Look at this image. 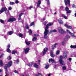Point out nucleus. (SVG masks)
<instances>
[{"mask_svg": "<svg viewBox=\"0 0 76 76\" xmlns=\"http://www.w3.org/2000/svg\"><path fill=\"white\" fill-rule=\"evenodd\" d=\"M73 38H75V35H74V34L73 33H72L71 32V33L70 34H69Z\"/></svg>", "mask_w": 76, "mask_h": 76, "instance_id": "nucleus-19", "label": "nucleus"}, {"mask_svg": "<svg viewBox=\"0 0 76 76\" xmlns=\"http://www.w3.org/2000/svg\"><path fill=\"white\" fill-rule=\"evenodd\" d=\"M64 58L63 56H60V58L59 59V61L60 62V64L61 65H65V62H64V61L63 60V59Z\"/></svg>", "mask_w": 76, "mask_h": 76, "instance_id": "nucleus-4", "label": "nucleus"}, {"mask_svg": "<svg viewBox=\"0 0 76 76\" xmlns=\"http://www.w3.org/2000/svg\"><path fill=\"white\" fill-rule=\"evenodd\" d=\"M33 65V63H31V64H28V66H32V65Z\"/></svg>", "mask_w": 76, "mask_h": 76, "instance_id": "nucleus-26", "label": "nucleus"}, {"mask_svg": "<svg viewBox=\"0 0 76 76\" xmlns=\"http://www.w3.org/2000/svg\"><path fill=\"white\" fill-rule=\"evenodd\" d=\"M34 66V67L36 68H38V65L37 64H35Z\"/></svg>", "mask_w": 76, "mask_h": 76, "instance_id": "nucleus-21", "label": "nucleus"}, {"mask_svg": "<svg viewBox=\"0 0 76 76\" xmlns=\"http://www.w3.org/2000/svg\"><path fill=\"white\" fill-rule=\"evenodd\" d=\"M41 3V1L40 0H39L38 2L36 3L37 4V7H40Z\"/></svg>", "mask_w": 76, "mask_h": 76, "instance_id": "nucleus-8", "label": "nucleus"}, {"mask_svg": "<svg viewBox=\"0 0 76 76\" xmlns=\"http://www.w3.org/2000/svg\"><path fill=\"white\" fill-rule=\"evenodd\" d=\"M64 1L65 2V4L66 6H67V2L69 6H70V0H65V1Z\"/></svg>", "mask_w": 76, "mask_h": 76, "instance_id": "nucleus-9", "label": "nucleus"}, {"mask_svg": "<svg viewBox=\"0 0 76 76\" xmlns=\"http://www.w3.org/2000/svg\"><path fill=\"white\" fill-rule=\"evenodd\" d=\"M48 50V48H45L44 49V51L43 52V54H45V53Z\"/></svg>", "mask_w": 76, "mask_h": 76, "instance_id": "nucleus-13", "label": "nucleus"}, {"mask_svg": "<svg viewBox=\"0 0 76 76\" xmlns=\"http://www.w3.org/2000/svg\"><path fill=\"white\" fill-rule=\"evenodd\" d=\"M59 53H60V51L58 50L56 52V54H57V55L59 54Z\"/></svg>", "mask_w": 76, "mask_h": 76, "instance_id": "nucleus-42", "label": "nucleus"}, {"mask_svg": "<svg viewBox=\"0 0 76 76\" xmlns=\"http://www.w3.org/2000/svg\"><path fill=\"white\" fill-rule=\"evenodd\" d=\"M34 36H35V37H38V36H39V35L38 34H34Z\"/></svg>", "mask_w": 76, "mask_h": 76, "instance_id": "nucleus-45", "label": "nucleus"}, {"mask_svg": "<svg viewBox=\"0 0 76 76\" xmlns=\"http://www.w3.org/2000/svg\"><path fill=\"white\" fill-rule=\"evenodd\" d=\"M50 56L52 57H54V56H55V55L54 54H53V52H50Z\"/></svg>", "mask_w": 76, "mask_h": 76, "instance_id": "nucleus-18", "label": "nucleus"}, {"mask_svg": "<svg viewBox=\"0 0 76 76\" xmlns=\"http://www.w3.org/2000/svg\"><path fill=\"white\" fill-rule=\"evenodd\" d=\"M70 38V36H69V35H67L65 37V38L66 39H67V38Z\"/></svg>", "mask_w": 76, "mask_h": 76, "instance_id": "nucleus-30", "label": "nucleus"}, {"mask_svg": "<svg viewBox=\"0 0 76 76\" xmlns=\"http://www.w3.org/2000/svg\"><path fill=\"white\" fill-rule=\"evenodd\" d=\"M66 31L67 32H68V33H69V34H70L71 32H70V31L69 30H66Z\"/></svg>", "mask_w": 76, "mask_h": 76, "instance_id": "nucleus-44", "label": "nucleus"}, {"mask_svg": "<svg viewBox=\"0 0 76 76\" xmlns=\"http://www.w3.org/2000/svg\"><path fill=\"white\" fill-rule=\"evenodd\" d=\"M62 45H64V42H62Z\"/></svg>", "mask_w": 76, "mask_h": 76, "instance_id": "nucleus-60", "label": "nucleus"}, {"mask_svg": "<svg viewBox=\"0 0 76 76\" xmlns=\"http://www.w3.org/2000/svg\"><path fill=\"white\" fill-rule=\"evenodd\" d=\"M62 69L63 70H66V67L65 66H64L62 67Z\"/></svg>", "mask_w": 76, "mask_h": 76, "instance_id": "nucleus-37", "label": "nucleus"}, {"mask_svg": "<svg viewBox=\"0 0 76 76\" xmlns=\"http://www.w3.org/2000/svg\"><path fill=\"white\" fill-rule=\"evenodd\" d=\"M58 20L59 21V22L60 24H63V21L61 20V19H59Z\"/></svg>", "mask_w": 76, "mask_h": 76, "instance_id": "nucleus-15", "label": "nucleus"}, {"mask_svg": "<svg viewBox=\"0 0 76 76\" xmlns=\"http://www.w3.org/2000/svg\"><path fill=\"white\" fill-rule=\"evenodd\" d=\"M15 2L16 4H18V3H19V1L18 0L15 1Z\"/></svg>", "mask_w": 76, "mask_h": 76, "instance_id": "nucleus-52", "label": "nucleus"}, {"mask_svg": "<svg viewBox=\"0 0 76 76\" xmlns=\"http://www.w3.org/2000/svg\"><path fill=\"white\" fill-rule=\"evenodd\" d=\"M52 32H57V30H56L54 29L52 31H50V32H49V34H51Z\"/></svg>", "mask_w": 76, "mask_h": 76, "instance_id": "nucleus-16", "label": "nucleus"}, {"mask_svg": "<svg viewBox=\"0 0 76 76\" xmlns=\"http://www.w3.org/2000/svg\"><path fill=\"white\" fill-rule=\"evenodd\" d=\"M65 10L66 11H68V10H69V8L67 7L65 8Z\"/></svg>", "mask_w": 76, "mask_h": 76, "instance_id": "nucleus-39", "label": "nucleus"}, {"mask_svg": "<svg viewBox=\"0 0 76 76\" xmlns=\"http://www.w3.org/2000/svg\"><path fill=\"white\" fill-rule=\"evenodd\" d=\"M37 76H42L41 74L39 73L37 75Z\"/></svg>", "mask_w": 76, "mask_h": 76, "instance_id": "nucleus-35", "label": "nucleus"}, {"mask_svg": "<svg viewBox=\"0 0 76 76\" xmlns=\"http://www.w3.org/2000/svg\"><path fill=\"white\" fill-rule=\"evenodd\" d=\"M37 38L34 37L33 38L32 41H35V40H37Z\"/></svg>", "mask_w": 76, "mask_h": 76, "instance_id": "nucleus-32", "label": "nucleus"}, {"mask_svg": "<svg viewBox=\"0 0 76 76\" xmlns=\"http://www.w3.org/2000/svg\"><path fill=\"white\" fill-rule=\"evenodd\" d=\"M64 58H67V54H64Z\"/></svg>", "mask_w": 76, "mask_h": 76, "instance_id": "nucleus-31", "label": "nucleus"}, {"mask_svg": "<svg viewBox=\"0 0 76 76\" xmlns=\"http://www.w3.org/2000/svg\"><path fill=\"white\" fill-rule=\"evenodd\" d=\"M21 19V17H19V18H18V20H19Z\"/></svg>", "mask_w": 76, "mask_h": 76, "instance_id": "nucleus-56", "label": "nucleus"}, {"mask_svg": "<svg viewBox=\"0 0 76 76\" xmlns=\"http://www.w3.org/2000/svg\"><path fill=\"white\" fill-rule=\"evenodd\" d=\"M19 62V60H17L16 61H15V63H18Z\"/></svg>", "mask_w": 76, "mask_h": 76, "instance_id": "nucleus-48", "label": "nucleus"}, {"mask_svg": "<svg viewBox=\"0 0 76 76\" xmlns=\"http://www.w3.org/2000/svg\"><path fill=\"white\" fill-rule=\"evenodd\" d=\"M72 7H76V6H75V4H73L72 5Z\"/></svg>", "mask_w": 76, "mask_h": 76, "instance_id": "nucleus-53", "label": "nucleus"}, {"mask_svg": "<svg viewBox=\"0 0 76 76\" xmlns=\"http://www.w3.org/2000/svg\"><path fill=\"white\" fill-rule=\"evenodd\" d=\"M26 28L27 29H29V26H28V24H27L26 26Z\"/></svg>", "mask_w": 76, "mask_h": 76, "instance_id": "nucleus-29", "label": "nucleus"}, {"mask_svg": "<svg viewBox=\"0 0 76 76\" xmlns=\"http://www.w3.org/2000/svg\"><path fill=\"white\" fill-rule=\"evenodd\" d=\"M10 5H13V4H15V3H14V2H10Z\"/></svg>", "mask_w": 76, "mask_h": 76, "instance_id": "nucleus-34", "label": "nucleus"}, {"mask_svg": "<svg viewBox=\"0 0 76 76\" xmlns=\"http://www.w3.org/2000/svg\"><path fill=\"white\" fill-rule=\"evenodd\" d=\"M15 20H16V19L14 18H12L9 19L7 22H14V21H15Z\"/></svg>", "mask_w": 76, "mask_h": 76, "instance_id": "nucleus-7", "label": "nucleus"}, {"mask_svg": "<svg viewBox=\"0 0 76 76\" xmlns=\"http://www.w3.org/2000/svg\"><path fill=\"white\" fill-rule=\"evenodd\" d=\"M48 67H49V65L48 64H46V65L45 68L46 69H48Z\"/></svg>", "mask_w": 76, "mask_h": 76, "instance_id": "nucleus-25", "label": "nucleus"}, {"mask_svg": "<svg viewBox=\"0 0 76 76\" xmlns=\"http://www.w3.org/2000/svg\"><path fill=\"white\" fill-rule=\"evenodd\" d=\"M29 48H27L25 49H24V52L25 54H27V53H28V52H29Z\"/></svg>", "mask_w": 76, "mask_h": 76, "instance_id": "nucleus-10", "label": "nucleus"}, {"mask_svg": "<svg viewBox=\"0 0 76 76\" xmlns=\"http://www.w3.org/2000/svg\"><path fill=\"white\" fill-rule=\"evenodd\" d=\"M45 18H43L42 19V21H44V20H45Z\"/></svg>", "mask_w": 76, "mask_h": 76, "instance_id": "nucleus-54", "label": "nucleus"}, {"mask_svg": "<svg viewBox=\"0 0 76 76\" xmlns=\"http://www.w3.org/2000/svg\"><path fill=\"white\" fill-rule=\"evenodd\" d=\"M26 76H29V74H27Z\"/></svg>", "mask_w": 76, "mask_h": 76, "instance_id": "nucleus-63", "label": "nucleus"}, {"mask_svg": "<svg viewBox=\"0 0 76 76\" xmlns=\"http://www.w3.org/2000/svg\"><path fill=\"white\" fill-rule=\"evenodd\" d=\"M2 71V70L1 69H0V72H1Z\"/></svg>", "mask_w": 76, "mask_h": 76, "instance_id": "nucleus-64", "label": "nucleus"}, {"mask_svg": "<svg viewBox=\"0 0 76 76\" xmlns=\"http://www.w3.org/2000/svg\"><path fill=\"white\" fill-rule=\"evenodd\" d=\"M14 73H17V74H19V72L16 70L14 71Z\"/></svg>", "mask_w": 76, "mask_h": 76, "instance_id": "nucleus-40", "label": "nucleus"}, {"mask_svg": "<svg viewBox=\"0 0 76 76\" xmlns=\"http://www.w3.org/2000/svg\"><path fill=\"white\" fill-rule=\"evenodd\" d=\"M66 12H67V13H70V12H71V11L70 10H68V11H67Z\"/></svg>", "mask_w": 76, "mask_h": 76, "instance_id": "nucleus-50", "label": "nucleus"}, {"mask_svg": "<svg viewBox=\"0 0 76 76\" xmlns=\"http://www.w3.org/2000/svg\"><path fill=\"white\" fill-rule=\"evenodd\" d=\"M65 26H66V28H68V29H72V27L69 26H68L67 24H65L64 25Z\"/></svg>", "mask_w": 76, "mask_h": 76, "instance_id": "nucleus-11", "label": "nucleus"}, {"mask_svg": "<svg viewBox=\"0 0 76 76\" xmlns=\"http://www.w3.org/2000/svg\"><path fill=\"white\" fill-rule=\"evenodd\" d=\"M53 23H49L46 25V27L45 28V31L44 33V38L45 39H47L48 38V36L47 34L48 33V28L49 26H51L53 25Z\"/></svg>", "mask_w": 76, "mask_h": 76, "instance_id": "nucleus-1", "label": "nucleus"}, {"mask_svg": "<svg viewBox=\"0 0 76 76\" xmlns=\"http://www.w3.org/2000/svg\"><path fill=\"white\" fill-rule=\"evenodd\" d=\"M51 75V74H48V76H50Z\"/></svg>", "mask_w": 76, "mask_h": 76, "instance_id": "nucleus-62", "label": "nucleus"}, {"mask_svg": "<svg viewBox=\"0 0 76 76\" xmlns=\"http://www.w3.org/2000/svg\"><path fill=\"white\" fill-rule=\"evenodd\" d=\"M62 16L64 18V19H67V17H66L65 15H62Z\"/></svg>", "mask_w": 76, "mask_h": 76, "instance_id": "nucleus-22", "label": "nucleus"}, {"mask_svg": "<svg viewBox=\"0 0 76 76\" xmlns=\"http://www.w3.org/2000/svg\"><path fill=\"white\" fill-rule=\"evenodd\" d=\"M29 32L31 34H32V31L31 30V29L29 30Z\"/></svg>", "mask_w": 76, "mask_h": 76, "instance_id": "nucleus-49", "label": "nucleus"}, {"mask_svg": "<svg viewBox=\"0 0 76 76\" xmlns=\"http://www.w3.org/2000/svg\"><path fill=\"white\" fill-rule=\"evenodd\" d=\"M3 52V50L2 49H1L0 50V54L1 55H0V58H1V57H3V55L4 54L3 53H2Z\"/></svg>", "mask_w": 76, "mask_h": 76, "instance_id": "nucleus-6", "label": "nucleus"}, {"mask_svg": "<svg viewBox=\"0 0 76 76\" xmlns=\"http://www.w3.org/2000/svg\"><path fill=\"white\" fill-rule=\"evenodd\" d=\"M12 64V61H10L9 62H8V64H7L5 66L4 69H5L6 74L5 76H7V68H8V67L11 66Z\"/></svg>", "mask_w": 76, "mask_h": 76, "instance_id": "nucleus-2", "label": "nucleus"}, {"mask_svg": "<svg viewBox=\"0 0 76 76\" xmlns=\"http://www.w3.org/2000/svg\"><path fill=\"white\" fill-rule=\"evenodd\" d=\"M69 61H71V60H72V58H69Z\"/></svg>", "mask_w": 76, "mask_h": 76, "instance_id": "nucleus-59", "label": "nucleus"}, {"mask_svg": "<svg viewBox=\"0 0 76 76\" xmlns=\"http://www.w3.org/2000/svg\"><path fill=\"white\" fill-rule=\"evenodd\" d=\"M34 22H33L31 23L30 25V26H32V25H34Z\"/></svg>", "mask_w": 76, "mask_h": 76, "instance_id": "nucleus-28", "label": "nucleus"}, {"mask_svg": "<svg viewBox=\"0 0 76 76\" xmlns=\"http://www.w3.org/2000/svg\"><path fill=\"white\" fill-rule=\"evenodd\" d=\"M18 35H19V37H21L23 36V34H18Z\"/></svg>", "mask_w": 76, "mask_h": 76, "instance_id": "nucleus-38", "label": "nucleus"}, {"mask_svg": "<svg viewBox=\"0 0 76 76\" xmlns=\"http://www.w3.org/2000/svg\"><path fill=\"white\" fill-rule=\"evenodd\" d=\"M57 45H58V43H56L53 46V48L56 47V46Z\"/></svg>", "mask_w": 76, "mask_h": 76, "instance_id": "nucleus-36", "label": "nucleus"}, {"mask_svg": "<svg viewBox=\"0 0 76 76\" xmlns=\"http://www.w3.org/2000/svg\"><path fill=\"white\" fill-rule=\"evenodd\" d=\"M60 9H63V7L62 6L61 7Z\"/></svg>", "mask_w": 76, "mask_h": 76, "instance_id": "nucleus-55", "label": "nucleus"}, {"mask_svg": "<svg viewBox=\"0 0 76 76\" xmlns=\"http://www.w3.org/2000/svg\"><path fill=\"white\" fill-rule=\"evenodd\" d=\"M16 53V51H13L12 52V53L13 54H15V53Z\"/></svg>", "mask_w": 76, "mask_h": 76, "instance_id": "nucleus-33", "label": "nucleus"}, {"mask_svg": "<svg viewBox=\"0 0 76 76\" xmlns=\"http://www.w3.org/2000/svg\"><path fill=\"white\" fill-rule=\"evenodd\" d=\"M7 59L8 60H10V59H11V57L9 56L8 57Z\"/></svg>", "mask_w": 76, "mask_h": 76, "instance_id": "nucleus-51", "label": "nucleus"}, {"mask_svg": "<svg viewBox=\"0 0 76 76\" xmlns=\"http://www.w3.org/2000/svg\"><path fill=\"white\" fill-rule=\"evenodd\" d=\"M23 15V13H21L19 15V17H21V16H22Z\"/></svg>", "mask_w": 76, "mask_h": 76, "instance_id": "nucleus-46", "label": "nucleus"}, {"mask_svg": "<svg viewBox=\"0 0 76 76\" xmlns=\"http://www.w3.org/2000/svg\"><path fill=\"white\" fill-rule=\"evenodd\" d=\"M70 48H76V45H71L70 46Z\"/></svg>", "mask_w": 76, "mask_h": 76, "instance_id": "nucleus-17", "label": "nucleus"}, {"mask_svg": "<svg viewBox=\"0 0 76 76\" xmlns=\"http://www.w3.org/2000/svg\"><path fill=\"white\" fill-rule=\"evenodd\" d=\"M7 52H8V53H11V51L10 50V49L9 48H8L7 49Z\"/></svg>", "mask_w": 76, "mask_h": 76, "instance_id": "nucleus-27", "label": "nucleus"}, {"mask_svg": "<svg viewBox=\"0 0 76 76\" xmlns=\"http://www.w3.org/2000/svg\"><path fill=\"white\" fill-rule=\"evenodd\" d=\"M47 22L45 21L44 23V25L45 26L46 24H47Z\"/></svg>", "mask_w": 76, "mask_h": 76, "instance_id": "nucleus-47", "label": "nucleus"}, {"mask_svg": "<svg viewBox=\"0 0 76 76\" xmlns=\"http://www.w3.org/2000/svg\"><path fill=\"white\" fill-rule=\"evenodd\" d=\"M46 1H48V4L49 5L50 4V1H49V0H45Z\"/></svg>", "mask_w": 76, "mask_h": 76, "instance_id": "nucleus-43", "label": "nucleus"}, {"mask_svg": "<svg viewBox=\"0 0 76 76\" xmlns=\"http://www.w3.org/2000/svg\"><path fill=\"white\" fill-rule=\"evenodd\" d=\"M40 62H41V61H40V60H38V62L39 63H40Z\"/></svg>", "mask_w": 76, "mask_h": 76, "instance_id": "nucleus-61", "label": "nucleus"}, {"mask_svg": "<svg viewBox=\"0 0 76 76\" xmlns=\"http://www.w3.org/2000/svg\"><path fill=\"white\" fill-rule=\"evenodd\" d=\"M12 34H13V31H11L7 33V34L8 35H12Z\"/></svg>", "mask_w": 76, "mask_h": 76, "instance_id": "nucleus-14", "label": "nucleus"}, {"mask_svg": "<svg viewBox=\"0 0 76 76\" xmlns=\"http://www.w3.org/2000/svg\"><path fill=\"white\" fill-rule=\"evenodd\" d=\"M12 8L11 7H8V10H11L12 9Z\"/></svg>", "mask_w": 76, "mask_h": 76, "instance_id": "nucleus-41", "label": "nucleus"}, {"mask_svg": "<svg viewBox=\"0 0 76 76\" xmlns=\"http://www.w3.org/2000/svg\"><path fill=\"white\" fill-rule=\"evenodd\" d=\"M10 45H9L8 46H7V48H9L10 47Z\"/></svg>", "mask_w": 76, "mask_h": 76, "instance_id": "nucleus-58", "label": "nucleus"}, {"mask_svg": "<svg viewBox=\"0 0 76 76\" xmlns=\"http://www.w3.org/2000/svg\"><path fill=\"white\" fill-rule=\"evenodd\" d=\"M25 42H26V44H27V45H29V44H30V43H29V41H28L26 40Z\"/></svg>", "mask_w": 76, "mask_h": 76, "instance_id": "nucleus-20", "label": "nucleus"}, {"mask_svg": "<svg viewBox=\"0 0 76 76\" xmlns=\"http://www.w3.org/2000/svg\"><path fill=\"white\" fill-rule=\"evenodd\" d=\"M4 11H6L5 12V14L7 15H9V10H7V8L5 7H3L0 10V13H2L3 12H4Z\"/></svg>", "mask_w": 76, "mask_h": 76, "instance_id": "nucleus-3", "label": "nucleus"}, {"mask_svg": "<svg viewBox=\"0 0 76 76\" xmlns=\"http://www.w3.org/2000/svg\"><path fill=\"white\" fill-rule=\"evenodd\" d=\"M59 32L61 34H64L66 33V31L63 30L61 28H59L58 30Z\"/></svg>", "mask_w": 76, "mask_h": 76, "instance_id": "nucleus-5", "label": "nucleus"}, {"mask_svg": "<svg viewBox=\"0 0 76 76\" xmlns=\"http://www.w3.org/2000/svg\"><path fill=\"white\" fill-rule=\"evenodd\" d=\"M49 63L52 62V63H55L56 61L53 58H51L49 59Z\"/></svg>", "mask_w": 76, "mask_h": 76, "instance_id": "nucleus-12", "label": "nucleus"}, {"mask_svg": "<svg viewBox=\"0 0 76 76\" xmlns=\"http://www.w3.org/2000/svg\"><path fill=\"white\" fill-rule=\"evenodd\" d=\"M0 65L1 66H3V63L1 60H0Z\"/></svg>", "mask_w": 76, "mask_h": 76, "instance_id": "nucleus-24", "label": "nucleus"}, {"mask_svg": "<svg viewBox=\"0 0 76 76\" xmlns=\"http://www.w3.org/2000/svg\"><path fill=\"white\" fill-rule=\"evenodd\" d=\"M29 9H32V6H30V7H28Z\"/></svg>", "mask_w": 76, "mask_h": 76, "instance_id": "nucleus-57", "label": "nucleus"}, {"mask_svg": "<svg viewBox=\"0 0 76 76\" xmlns=\"http://www.w3.org/2000/svg\"><path fill=\"white\" fill-rule=\"evenodd\" d=\"M0 22L1 23H4V21L3 20L0 19Z\"/></svg>", "mask_w": 76, "mask_h": 76, "instance_id": "nucleus-23", "label": "nucleus"}]
</instances>
